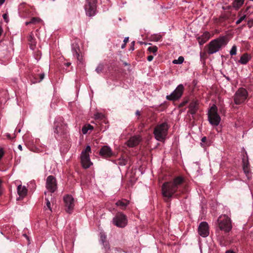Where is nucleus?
<instances>
[{"mask_svg": "<svg viewBox=\"0 0 253 253\" xmlns=\"http://www.w3.org/2000/svg\"><path fill=\"white\" fill-rule=\"evenodd\" d=\"M38 22H39V20L37 18L33 17L30 21L26 22V25H28L30 24H36V23H37Z\"/></svg>", "mask_w": 253, "mask_h": 253, "instance_id": "nucleus-35", "label": "nucleus"}, {"mask_svg": "<svg viewBox=\"0 0 253 253\" xmlns=\"http://www.w3.org/2000/svg\"><path fill=\"white\" fill-rule=\"evenodd\" d=\"M227 42V39L225 36L220 37L212 40L208 44V53L212 54L218 51L222 46L226 45Z\"/></svg>", "mask_w": 253, "mask_h": 253, "instance_id": "nucleus-2", "label": "nucleus"}, {"mask_svg": "<svg viewBox=\"0 0 253 253\" xmlns=\"http://www.w3.org/2000/svg\"><path fill=\"white\" fill-rule=\"evenodd\" d=\"M85 10L87 15L93 16L96 10V0H87Z\"/></svg>", "mask_w": 253, "mask_h": 253, "instance_id": "nucleus-10", "label": "nucleus"}, {"mask_svg": "<svg viewBox=\"0 0 253 253\" xmlns=\"http://www.w3.org/2000/svg\"><path fill=\"white\" fill-rule=\"evenodd\" d=\"M251 59V56L247 53L243 54L239 61L242 64H246Z\"/></svg>", "mask_w": 253, "mask_h": 253, "instance_id": "nucleus-23", "label": "nucleus"}, {"mask_svg": "<svg viewBox=\"0 0 253 253\" xmlns=\"http://www.w3.org/2000/svg\"><path fill=\"white\" fill-rule=\"evenodd\" d=\"M46 187L50 193H53L56 190L57 185L56 179L54 176L50 175L47 177Z\"/></svg>", "mask_w": 253, "mask_h": 253, "instance_id": "nucleus-11", "label": "nucleus"}, {"mask_svg": "<svg viewBox=\"0 0 253 253\" xmlns=\"http://www.w3.org/2000/svg\"><path fill=\"white\" fill-rule=\"evenodd\" d=\"M5 153V151L3 148L0 147V158H1Z\"/></svg>", "mask_w": 253, "mask_h": 253, "instance_id": "nucleus-39", "label": "nucleus"}, {"mask_svg": "<svg viewBox=\"0 0 253 253\" xmlns=\"http://www.w3.org/2000/svg\"><path fill=\"white\" fill-rule=\"evenodd\" d=\"M99 154L104 157H111L114 156V153L111 148L108 146H103L99 151Z\"/></svg>", "mask_w": 253, "mask_h": 253, "instance_id": "nucleus-15", "label": "nucleus"}, {"mask_svg": "<svg viewBox=\"0 0 253 253\" xmlns=\"http://www.w3.org/2000/svg\"><path fill=\"white\" fill-rule=\"evenodd\" d=\"M68 132L67 126L61 118L57 119L54 123V133L56 139L64 138Z\"/></svg>", "mask_w": 253, "mask_h": 253, "instance_id": "nucleus-4", "label": "nucleus"}, {"mask_svg": "<svg viewBox=\"0 0 253 253\" xmlns=\"http://www.w3.org/2000/svg\"><path fill=\"white\" fill-rule=\"evenodd\" d=\"M150 38L152 41L158 42L161 40L162 36L159 34H154L151 35Z\"/></svg>", "mask_w": 253, "mask_h": 253, "instance_id": "nucleus-31", "label": "nucleus"}, {"mask_svg": "<svg viewBox=\"0 0 253 253\" xmlns=\"http://www.w3.org/2000/svg\"><path fill=\"white\" fill-rule=\"evenodd\" d=\"M207 137L204 136L202 138L201 141L203 143H206L207 142Z\"/></svg>", "mask_w": 253, "mask_h": 253, "instance_id": "nucleus-44", "label": "nucleus"}, {"mask_svg": "<svg viewBox=\"0 0 253 253\" xmlns=\"http://www.w3.org/2000/svg\"><path fill=\"white\" fill-rule=\"evenodd\" d=\"M96 117L98 119H102L104 118V116L101 114H98L96 115Z\"/></svg>", "mask_w": 253, "mask_h": 253, "instance_id": "nucleus-42", "label": "nucleus"}, {"mask_svg": "<svg viewBox=\"0 0 253 253\" xmlns=\"http://www.w3.org/2000/svg\"><path fill=\"white\" fill-rule=\"evenodd\" d=\"M169 128V126L167 122L157 125L153 132L155 138L160 141H164L168 134Z\"/></svg>", "mask_w": 253, "mask_h": 253, "instance_id": "nucleus-3", "label": "nucleus"}, {"mask_svg": "<svg viewBox=\"0 0 253 253\" xmlns=\"http://www.w3.org/2000/svg\"><path fill=\"white\" fill-rule=\"evenodd\" d=\"M188 99H185V100H184L183 101H182L180 104H179V107H184V106L186 105V104L188 103Z\"/></svg>", "mask_w": 253, "mask_h": 253, "instance_id": "nucleus-40", "label": "nucleus"}, {"mask_svg": "<svg viewBox=\"0 0 253 253\" xmlns=\"http://www.w3.org/2000/svg\"><path fill=\"white\" fill-rule=\"evenodd\" d=\"M246 155H247V153H246ZM247 158H248V156L246 155Z\"/></svg>", "mask_w": 253, "mask_h": 253, "instance_id": "nucleus-54", "label": "nucleus"}, {"mask_svg": "<svg viewBox=\"0 0 253 253\" xmlns=\"http://www.w3.org/2000/svg\"><path fill=\"white\" fill-rule=\"evenodd\" d=\"M225 253H235V252H233L232 251H227Z\"/></svg>", "mask_w": 253, "mask_h": 253, "instance_id": "nucleus-50", "label": "nucleus"}, {"mask_svg": "<svg viewBox=\"0 0 253 253\" xmlns=\"http://www.w3.org/2000/svg\"><path fill=\"white\" fill-rule=\"evenodd\" d=\"M126 43H124V44H123L121 46L122 48H124L126 47Z\"/></svg>", "mask_w": 253, "mask_h": 253, "instance_id": "nucleus-52", "label": "nucleus"}, {"mask_svg": "<svg viewBox=\"0 0 253 253\" xmlns=\"http://www.w3.org/2000/svg\"><path fill=\"white\" fill-rule=\"evenodd\" d=\"M18 148L20 150L22 151V147L21 145H19L18 146Z\"/></svg>", "mask_w": 253, "mask_h": 253, "instance_id": "nucleus-49", "label": "nucleus"}, {"mask_svg": "<svg viewBox=\"0 0 253 253\" xmlns=\"http://www.w3.org/2000/svg\"><path fill=\"white\" fill-rule=\"evenodd\" d=\"M245 0H234L232 3L233 6L236 10L239 9L244 4Z\"/></svg>", "mask_w": 253, "mask_h": 253, "instance_id": "nucleus-26", "label": "nucleus"}, {"mask_svg": "<svg viewBox=\"0 0 253 253\" xmlns=\"http://www.w3.org/2000/svg\"><path fill=\"white\" fill-rule=\"evenodd\" d=\"M198 233L203 237H206L209 235V227L207 222L203 221L200 223Z\"/></svg>", "mask_w": 253, "mask_h": 253, "instance_id": "nucleus-12", "label": "nucleus"}, {"mask_svg": "<svg viewBox=\"0 0 253 253\" xmlns=\"http://www.w3.org/2000/svg\"><path fill=\"white\" fill-rule=\"evenodd\" d=\"M199 109V101L197 100H192L189 105L188 112L192 115L195 114Z\"/></svg>", "mask_w": 253, "mask_h": 253, "instance_id": "nucleus-16", "label": "nucleus"}, {"mask_svg": "<svg viewBox=\"0 0 253 253\" xmlns=\"http://www.w3.org/2000/svg\"><path fill=\"white\" fill-rule=\"evenodd\" d=\"M104 69V65L102 64H100L96 68V71L97 73H100L103 71Z\"/></svg>", "mask_w": 253, "mask_h": 253, "instance_id": "nucleus-36", "label": "nucleus"}, {"mask_svg": "<svg viewBox=\"0 0 253 253\" xmlns=\"http://www.w3.org/2000/svg\"><path fill=\"white\" fill-rule=\"evenodd\" d=\"M129 204V201L126 200H122L116 202V205L120 207L122 210H125Z\"/></svg>", "mask_w": 253, "mask_h": 253, "instance_id": "nucleus-24", "label": "nucleus"}, {"mask_svg": "<svg viewBox=\"0 0 253 253\" xmlns=\"http://www.w3.org/2000/svg\"><path fill=\"white\" fill-rule=\"evenodd\" d=\"M181 177L175 178L172 182H165L162 187V194L165 197L171 198L183 182Z\"/></svg>", "mask_w": 253, "mask_h": 253, "instance_id": "nucleus-1", "label": "nucleus"}, {"mask_svg": "<svg viewBox=\"0 0 253 253\" xmlns=\"http://www.w3.org/2000/svg\"><path fill=\"white\" fill-rule=\"evenodd\" d=\"M246 18V16L245 15H243L242 16H241L236 22V24L237 25H238L239 24H240L242 21H243Z\"/></svg>", "mask_w": 253, "mask_h": 253, "instance_id": "nucleus-38", "label": "nucleus"}, {"mask_svg": "<svg viewBox=\"0 0 253 253\" xmlns=\"http://www.w3.org/2000/svg\"><path fill=\"white\" fill-rule=\"evenodd\" d=\"M112 222L115 226L123 228L126 225L127 220L126 215L122 212H118L113 218Z\"/></svg>", "mask_w": 253, "mask_h": 253, "instance_id": "nucleus-8", "label": "nucleus"}, {"mask_svg": "<svg viewBox=\"0 0 253 253\" xmlns=\"http://www.w3.org/2000/svg\"><path fill=\"white\" fill-rule=\"evenodd\" d=\"M72 50L74 56L77 58L78 61L81 62L83 60V55L79 44L77 43H74L72 44Z\"/></svg>", "mask_w": 253, "mask_h": 253, "instance_id": "nucleus-14", "label": "nucleus"}, {"mask_svg": "<svg viewBox=\"0 0 253 253\" xmlns=\"http://www.w3.org/2000/svg\"><path fill=\"white\" fill-rule=\"evenodd\" d=\"M47 194H48V195H49V192H44V194H45V195H47Z\"/></svg>", "mask_w": 253, "mask_h": 253, "instance_id": "nucleus-53", "label": "nucleus"}, {"mask_svg": "<svg viewBox=\"0 0 253 253\" xmlns=\"http://www.w3.org/2000/svg\"><path fill=\"white\" fill-rule=\"evenodd\" d=\"M154 58V57L153 55H149L147 57V60L149 61H151Z\"/></svg>", "mask_w": 253, "mask_h": 253, "instance_id": "nucleus-43", "label": "nucleus"}, {"mask_svg": "<svg viewBox=\"0 0 253 253\" xmlns=\"http://www.w3.org/2000/svg\"><path fill=\"white\" fill-rule=\"evenodd\" d=\"M27 38H28V40L29 42L30 48L32 49H34L36 46V39L34 37L33 35L32 34L28 36Z\"/></svg>", "mask_w": 253, "mask_h": 253, "instance_id": "nucleus-25", "label": "nucleus"}, {"mask_svg": "<svg viewBox=\"0 0 253 253\" xmlns=\"http://www.w3.org/2000/svg\"><path fill=\"white\" fill-rule=\"evenodd\" d=\"M8 15L6 14V13H4L2 15V17L3 18V19L4 20V21L7 23L8 21Z\"/></svg>", "mask_w": 253, "mask_h": 253, "instance_id": "nucleus-41", "label": "nucleus"}, {"mask_svg": "<svg viewBox=\"0 0 253 253\" xmlns=\"http://www.w3.org/2000/svg\"><path fill=\"white\" fill-rule=\"evenodd\" d=\"M128 41V37H126L124 40V43H126Z\"/></svg>", "mask_w": 253, "mask_h": 253, "instance_id": "nucleus-45", "label": "nucleus"}, {"mask_svg": "<svg viewBox=\"0 0 253 253\" xmlns=\"http://www.w3.org/2000/svg\"><path fill=\"white\" fill-rule=\"evenodd\" d=\"M230 53L231 55H236L237 53V46L235 45H234L230 51Z\"/></svg>", "mask_w": 253, "mask_h": 253, "instance_id": "nucleus-37", "label": "nucleus"}, {"mask_svg": "<svg viewBox=\"0 0 253 253\" xmlns=\"http://www.w3.org/2000/svg\"><path fill=\"white\" fill-rule=\"evenodd\" d=\"M90 153H91L90 147L87 146L82 151L80 158H89Z\"/></svg>", "mask_w": 253, "mask_h": 253, "instance_id": "nucleus-22", "label": "nucleus"}, {"mask_svg": "<svg viewBox=\"0 0 253 253\" xmlns=\"http://www.w3.org/2000/svg\"><path fill=\"white\" fill-rule=\"evenodd\" d=\"M64 201L66 208V210L67 212L70 213L75 206L74 198L71 196L67 195L64 196Z\"/></svg>", "mask_w": 253, "mask_h": 253, "instance_id": "nucleus-13", "label": "nucleus"}, {"mask_svg": "<svg viewBox=\"0 0 253 253\" xmlns=\"http://www.w3.org/2000/svg\"><path fill=\"white\" fill-rule=\"evenodd\" d=\"M184 61V57L183 56H179L178 59H174L173 60L172 63L173 64H181Z\"/></svg>", "mask_w": 253, "mask_h": 253, "instance_id": "nucleus-33", "label": "nucleus"}, {"mask_svg": "<svg viewBox=\"0 0 253 253\" xmlns=\"http://www.w3.org/2000/svg\"><path fill=\"white\" fill-rule=\"evenodd\" d=\"M3 32V30L1 26H0V36H1L2 32Z\"/></svg>", "mask_w": 253, "mask_h": 253, "instance_id": "nucleus-51", "label": "nucleus"}, {"mask_svg": "<svg viewBox=\"0 0 253 253\" xmlns=\"http://www.w3.org/2000/svg\"><path fill=\"white\" fill-rule=\"evenodd\" d=\"M46 201V206L44 207V209L45 211L49 210L50 212L52 211L51 208V204L50 201L48 197H45V198Z\"/></svg>", "mask_w": 253, "mask_h": 253, "instance_id": "nucleus-30", "label": "nucleus"}, {"mask_svg": "<svg viewBox=\"0 0 253 253\" xmlns=\"http://www.w3.org/2000/svg\"><path fill=\"white\" fill-rule=\"evenodd\" d=\"M208 119L210 123L214 126H218L220 122V117L217 114V108L215 105L211 107L208 112Z\"/></svg>", "mask_w": 253, "mask_h": 253, "instance_id": "nucleus-6", "label": "nucleus"}, {"mask_svg": "<svg viewBox=\"0 0 253 253\" xmlns=\"http://www.w3.org/2000/svg\"><path fill=\"white\" fill-rule=\"evenodd\" d=\"M126 159H115L114 160V163H115L117 164H119L121 165H125L126 164Z\"/></svg>", "mask_w": 253, "mask_h": 253, "instance_id": "nucleus-32", "label": "nucleus"}, {"mask_svg": "<svg viewBox=\"0 0 253 253\" xmlns=\"http://www.w3.org/2000/svg\"><path fill=\"white\" fill-rule=\"evenodd\" d=\"M184 87L183 84H179L175 90L169 95L166 96L167 100L175 101L179 99L183 93Z\"/></svg>", "mask_w": 253, "mask_h": 253, "instance_id": "nucleus-9", "label": "nucleus"}, {"mask_svg": "<svg viewBox=\"0 0 253 253\" xmlns=\"http://www.w3.org/2000/svg\"><path fill=\"white\" fill-rule=\"evenodd\" d=\"M44 77V73L41 74L39 75H33V78H34V81H33L32 82L34 83L40 82L43 79Z\"/></svg>", "mask_w": 253, "mask_h": 253, "instance_id": "nucleus-28", "label": "nucleus"}, {"mask_svg": "<svg viewBox=\"0 0 253 253\" xmlns=\"http://www.w3.org/2000/svg\"><path fill=\"white\" fill-rule=\"evenodd\" d=\"M100 238L101 243L104 246L106 250H109L110 247L108 243L106 241V235L104 232H101L100 233Z\"/></svg>", "mask_w": 253, "mask_h": 253, "instance_id": "nucleus-21", "label": "nucleus"}, {"mask_svg": "<svg viewBox=\"0 0 253 253\" xmlns=\"http://www.w3.org/2000/svg\"><path fill=\"white\" fill-rule=\"evenodd\" d=\"M248 96L247 90L244 88H240L234 95V101L236 105H240L245 102Z\"/></svg>", "mask_w": 253, "mask_h": 253, "instance_id": "nucleus-7", "label": "nucleus"}, {"mask_svg": "<svg viewBox=\"0 0 253 253\" xmlns=\"http://www.w3.org/2000/svg\"><path fill=\"white\" fill-rule=\"evenodd\" d=\"M90 159H81V164L83 167L84 169L88 168L92 165V163L90 162Z\"/></svg>", "mask_w": 253, "mask_h": 253, "instance_id": "nucleus-27", "label": "nucleus"}, {"mask_svg": "<svg viewBox=\"0 0 253 253\" xmlns=\"http://www.w3.org/2000/svg\"><path fill=\"white\" fill-rule=\"evenodd\" d=\"M93 129V126L90 125H87L84 126L82 128V132L83 134H86L87 133L88 130H92Z\"/></svg>", "mask_w": 253, "mask_h": 253, "instance_id": "nucleus-29", "label": "nucleus"}, {"mask_svg": "<svg viewBox=\"0 0 253 253\" xmlns=\"http://www.w3.org/2000/svg\"><path fill=\"white\" fill-rule=\"evenodd\" d=\"M243 170L246 174V176L248 179L250 178L252 176L251 172L250 171V168H249V163L248 161V159H243Z\"/></svg>", "mask_w": 253, "mask_h": 253, "instance_id": "nucleus-18", "label": "nucleus"}, {"mask_svg": "<svg viewBox=\"0 0 253 253\" xmlns=\"http://www.w3.org/2000/svg\"><path fill=\"white\" fill-rule=\"evenodd\" d=\"M135 114L137 116H140V112L138 110H137L136 111V112H135Z\"/></svg>", "mask_w": 253, "mask_h": 253, "instance_id": "nucleus-47", "label": "nucleus"}, {"mask_svg": "<svg viewBox=\"0 0 253 253\" xmlns=\"http://www.w3.org/2000/svg\"><path fill=\"white\" fill-rule=\"evenodd\" d=\"M140 140L141 139L140 137L136 136H132L127 141V146L129 147H134L139 143Z\"/></svg>", "mask_w": 253, "mask_h": 253, "instance_id": "nucleus-19", "label": "nucleus"}, {"mask_svg": "<svg viewBox=\"0 0 253 253\" xmlns=\"http://www.w3.org/2000/svg\"><path fill=\"white\" fill-rule=\"evenodd\" d=\"M71 63L70 62H67L64 64L65 65H66L67 67H69L71 65Z\"/></svg>", "mask_w": 253, "mask_h": 253, "instance_id": "nucleus-46", "label": "nucleus"}, {"mask_svg": "<svg viewBox=\"0 0 253 253\" xmlns=\"http://www.w3.org/2000/svg\"><path fill=\"white\" fill-rule=\"evenodd\" d=\"M17 193L20 197L24 198L27 194L28 190L26 186L19 184L17 188Z\"/></svg>", "mask_w": 253, "mask_h": 253, "instance_id": "nucleus-20", "label": "nucleus"}, {"mask_svg": "<svg viewBox=\"0 0 253 253\" xmlns=\"http://www.w3.org/2000/svg\"><path fill=\"white\" fill-rule=\"evenodd\" d=\"M211 38V35L209 32H206L201 36L197 38L198 41L200 45H202L206 43Z\"/></svg>", "mask_w": 253, "mask_h": 253, "instance_id": "nucleus-17", "label": "nucleus"}, {"mask_svg": "<svg viewBox=\"0 0 253 253\" xmlns=\"http://www.w3.org/2000/svg\"><path fill=\"white\" fill-rule=\"evenodd\" d=\"M218 227L220 230L229 232L232 226L230 218L225 214L220 215L218 218Z\"/></svg>", "mask_w": 253, "mask_h": 253, "instance_id": "nucleus-5", "label": "nucleus"}, {"mask_svg": "<svg viewBox=\"0 0 253 253\" xmlns=\"http://www.w3.org/2000/svg\"><path fill=\"white\" fill-rule=\"evenodd\" d=\"M148 50L150 53H153L156 54V53L158 50V47L155 45L150 46L148 48Z\"/></svg>", "mask_w": 253, "mask_h": 253, "instance_id": "nucleus-34", "label": "nucleus"}, {"mask_svg": "<svg viewBox=\"0 0 253 253\" xmlns=\"http://www.w3.org/2000/svg\"><path fill=\"white\" fill-rule=\"evenodd\" d=\"M5 0H0V6L4 2Z\"/></svg>", "mask_w": 253, "mask_h": 253, "instance_id": "nucleus-48", "label": "nucleus"}]
</instances>
